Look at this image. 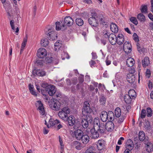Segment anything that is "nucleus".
I'll return each mask as SVG.
<instances>
[{
    "label": "nucleus",
    "mask_w": 153,
    "mask_h": 153,
    "mask_svg": "<svg viewBox=\"0 0 153 153\" xmlns=\"http://www.w3.org/2000/svg\"><path fill=\"white\" fill-rule=\"evenodd\" d=\"M10 24L11 27V29L15 31L16 33H17L19 31V29L18 27H17L16 29L15 30V28L14 27V21L13 20H11L10 22Z\"/></svg>",
    "instance_id": "35"
},
{
    "label": "nucleus",
    "mask_w": 153,
    "mask_h": 153,
    "mask_svg": "<svg viewBox=\"0 0 153 153\" xmlns=\"http://www.w3.org/2000/svg\"><path fill=\"white\" fill-rule=\"evenodd\" d=\"M72 146L78 150H80L83 148L82 145L81 143L78 141H74L71 143Z\"/></svg>",
    "instance_id": "17"
},
{
    "label": "nucleus",
    "mask_w": 153,
    "mask_h": 153,
    "mask_svg": "<svg viewBox=\"0 0 153 153\" xmlns=\"http://www.w3.org/2000/svg\"><path fill=\"white\" fill-rule=\"evenodd\" d=\"M53 58L52 57H47L46 58L45 60L46 62L48 63H51L53 61Z\"/></svg>",
    "instance_id": "54"
},
{
    "label": "nucleus",
    "mask_w": 153,
    "mask_h": 153,
    "mask_svg": "<svg viewBox=\"0 0 153 153\" xmlns=\"http://www.w3.org/2000/svg\"><path fill=\"white\" fill-rule=\"evenodd\" d=\"M140 11L142 13H146L148 12V8L146 5H142L141 6Z\"/></svg>",
    "instance_id": "43"
},
{
    "label": "nucleus",
    "mask_w": 153,
    "mask_h": 153,
    "mask_svg": "<svg viewBox=\"0 0 153 153\" xmlns=\"http://www.w3.org/2000/svg\"><path fill=\"white\" fill-rule=\"evenodd\" d=\"M28 38V35L26 34L25 36V38H24L23 41L22 42L21 48L22 49H24L25 46H26L27 43V40Z\"/></svg>",
    "instance_id": "40"
},
{
    "label": "nucleus",
    "mask_w": 153,
    "mask_h": 153,
    "mask_svg": "<svg viewBox=\"0 0 153 153\" xmlns=\"http://www.w3.org/2000/svg\"><path fill=\"white\" fill-rule=\"evenodd\" d=\"M37 110L39 111V113L42 115H44L45 114V111L43 103L40 100H38L35 104Z\"/></svg>",
    "instance_id": "8"
},
{
    "label": "nucleus",
    "mask_w": 153,
    "mask_h": 153,
    "mask_svg": "<svg viewBox=\"0 0 153 153\" xmlns=\"http://www.w3.org/2000/svg\"><path fill=\"white\" fill-rule=\"evenodd\" d=\"M100 41L101 44H102L103 45H106V40L104 39V38H102L100 39Z\"/></svg>",
    "instance_id": "60"
},
{
    "label": "nucleus",
    "mask_w": 153,
    "mask_h": 153,
    "mask_svg": "<svg viewBox=\"0 0 153 153\" xmlns=\"http://www.w3.org/2000/svg\"><path fill=\"white\" fill-rule=\"evenodd\" d=\"M128 95L131 97L132 100L135 99L136 97V92L133 89L130 90L128 92Z\"/></svg>",
    "instance_id": "31"
},
{
    "label": "nucleus",
    "mask_w": 153,
    "mask_h": 153,
    "mask_svg": "<svg viewBox=\"0 0 153 153\" xmlns=\"http://www.w3.org/2000/svg\"><path fill=\"white\" fill-rule=\"evenodd\" d=\"M130 20L131 22L136 25L138 24V21L137 20L136 18L135 17H131L130 18Z\"/></svg>",
    "instance_id": "49"
},
{
    "label": "nucleus",
    "mask_w": 153,
    "mask_h": 153,
    "mask_svg": "<svg viewBox=\"0 0 153 153\" xmlns=\"http://www.w3.org/2000/svg\"><path fill=\"white\" fill-rule=\"evenodd\" d=\"M105 142L104 140H99L97 144V148L99 150H102L105 148Z\"/></svg>",
    "instance_id": "13"
},
{
    "label": "nucleus",
    "mask_w": 153,
    "mask_h": 153,
    "mask_svg": "<svg viewBox=\"0 0 153 153\" xmlns=\"http://www.w3.org/2000/svg\"><path fill=\"white\" fill-rule=\"evenodd\" d=\"M91 135L93 139H97L98 138L100 134L99 133L97 130L94 128H92L91 130Z\"/></svg>",
    "instance_id": "20"
},
{
    "label": "nucleus",
    "mask_w": 153,
    "mask_h": 153,
    "mask_svg": "<svg viewBox=\"0 0 153 153\" xmlns=\"http://www.w3.org/2000/svg\"><path fill=\"white\" fill-rule=\"evenodd\" d=\"M47 53L46 50L44 48H41L38 50L37 55L39 58H43L47 56Z\"/></svg>",
    "instance_id": "10"
},
{
    "label": "nucleus",
    "mask_w": 153,
    "mask_h": 153,
    "mask_svg": "<svg viewBox=\"0 0 153 153\" xmlns=\"http://www.w3.org/2000/svg\"><path fill=\"white\" fill-rule=\"evenodd\" d=\"M124 99L126 103L129 104L131 103L132 99L128 95L126 94L124 97Z\"/></svg>",
    "instance_id": "30"
},
{
    "label": "nucleus",
    "mask_w": 153,
    "mask_h": 153,
    "mask_svg": "<svg viewBox=\"0 0 153 153\" xmlns=\"http://www.w3.org/2000/svg\"><path fill=\"white\" fill-rule=\"evenodd\" d=\"M89 123L85 120V118H83L82 120L81 124L83 128H87L88 126V123Z\"/></svg>",
    "instance_id": "37"
},
{
    "label": "nucleus",
    "mask_w": 153,
    "mask_h": 153,
    "mask_svg": "<svg viewBox=\"0 0 153 153\" xmlns=\"http://www.w3.org/2000/svg\"><path fill=\"white\" fill-rule=\"evenodd\" d=\"M109 33L106 31L103 35V38H104V39H105L106 40L107 39H109V37H110L109 36Z\"/></svg>",
    "instance_id": "58"
},
{
    "label": "nucleus",
    "mask_w": 153,
    "mask_h": 153,
    "mask_svg": "<svg viewBox=\"0 0 153 153\" xmlns=\"http://www.w3.org/2000/svg\"><path fill=\"white\" fill-rule=\"evenodd\" d=\"M90 138L88 135L83 134L81 138V140L84 144H87L89 141Z\"/></svg>",
    "instance_id": "25"
},
{
    "label": "nucleus",
    "mask_w": 153,
    "mask_h": 153,
    "mask_svg": "<svg viewBox=\"0 0 153 153\" xmlns=\"http://www.w3.org/2000/svg\"><path fill=\"white\" fill-rule=\"evenodd\" d=\"M142 63L143 68H146L150 64L149 58L148 56L145 57L144 59L142 60Z\"/></svg>",
    "instance_id": "27"
},
{
    "label": "nucleus",
    "mask_w": 153,
    "mask_h": 153,
    "mask_svg": "<svg viewBox=\"0 0 153 153\" xmlns=\"http://www.w3.org/2000/svg\"><path fill=\"white\" fill-rule=\"evenodd\" d=\"M137 17L138 20L140 22H144L146 20L144 15L142 13L138 14Z\"/></svg>",
    "instance_id": "36"
},
{
    "label": "nucleus",
    "mask_w": 153,
    "mask_h": 153,
    "mask_svg": "<svg viewBox=\"0 0 153 153\" xmlns=\"http://www.w3.org/2000/svg\"><path fill=\"white\" fill-rule=\"evenodd\" d=\"M138 137L139 140L141 141H143L145 139V134L143 131H140L139 132L138 134Z\"/></svg>",
    "instance_id": "33"
},
{
    "label": "nucleus",
    "mask_w": 153,
    "mask_h": 153,
    "mask_svg": "<svg viewBox=\"0 0 153 153\" xmlns=\"http://www.w3.org/2000/svg\"><path fill=\"white\" fill-rule=\"evenodd\" d=\"M41 91L42 94L43 95H46V94L47 91L45 89L43 88L41 89Z\"/></svg>",
    "instance_id": "64"
},
{
    "label": "nucleus",
    "mask_w": 153,
    "mask_h": 153,
    "mask_svg": "<svg viewBox=\"0 0 153 153\" xmlns=\"http://www.w3.org/2000/svg\"><path fill=\"white\" fill-rule=\"evenodd\" d=\"M126 118V116H125L121 115L120 116V118H119L117 122L119 124H121L123 123L124 119Z\"/></svg>",
    "instance_id": "50"
},
{
    "label": "nucleus",
    "mask_w": 153,
    "mask_h": 153,
    "mask_svg": "<svg viewBox=\"0 0 153 153\" xmlns=\"http://www.w3.org/2000/svg\"><path fill=\"white\" fill-rule=\"evenodd\" d=\"M144 144L146 145V150L148 152L150 153L153 152V144L152 143L145 142Z\"/></svg>",
    "instance_id": "21"
},
{
    "label": "nucleus",
    "mask_w": 153,
    "mask_h": 153,
    "mask_svg": "<svg viewBox=\"0 0 153 153\" xmlns=\"http://www.w3.org/2000/svg\"><path fill=\"white\" fill-rule=\"evenodd\" d=\"M83 134L82 131L80 129H78L74 132V135L75 137L78 140H81Z\"/></svg>",
    "instance_id": "14"
},
{
    "label": "nucleus",
    "mask_w": 153,
    "mask_h": 153,
    "mask_svg": "<svg viewBox=\"0 0 153 153\" xmlns=\"http://www.w3.org/2000/svg\"><path fill=\"white\" fill-rule=\"evenodd\" d=\"M146 110L147 111V116L149 117H151L152 114V111L151 108L149 107L147 108Z\"/></svg>",
    "instance_id": "47"
},
{
    "label": "nucleus",
    "mask_w": 153,
    "mask_h": 153,
    "mask_svg": "<svg viewBox=\"0 0 153 153\" xmlns=\"http://www.w3.org/2000/svg\"><path fill=\"white\" fill-rule=\"evenodd\" d=\"M61 106L60 102L56 99L51 100L50 104V106L53 110L59 111L60 110Z\"/></svg>",
    "instance_id": "5"
},
{
    "label": "nucleus",
    "mask_w": 153,
    "mask_h": 153,
    "mask_svg": "<svg viewBox=\"0 0 153 153\" xmlns=\"http://www.w3.org/2000/svg\"><path fill=\"white\" fill-rule=\"evenodd\" d=\"M115 115L117 117H120L121 114V110L119 107L116 108L114 111Z\"/></svg>",
    "instance_id": "38"
},
{
    "label": "nucleus",
    "mask_w": 153,
    "mask_h": 153,
    "mask_svg": "<svg viewBox=\"0 0 153 153\" xmlns=\"http://www.w3.org/2000/svg\"><path fill=\"white\" fill-rule=\"evenodd\" d=\"M59 123V120L57 119L54 120L53 119H50L49 121V124L47 125V127L48 128L51 126H54L56 127V126Z\"/></svg>",
    "instance_id": "15"
},
{
    "label": "nucleus",
    "mask_w": 153,
    "mask_h": 153,
    "mask_svg": "<svg viewBox=\"0 0 153 153\" xmlns=\"http://www.w3.org/2000/svg\"><path fill=\"white\" fill-rule=\"evenodd\" d=\"M91 17H90L88 19L89 24L92 26L97 27L98 25V22L97 21L96 12H93L91 13Z\"/></svg>",
    "instance_id": "4"
},
{
    "label": "nucleus",
    "mask_w": 153,
    "mask_h": 153,
    "mask_svg": "<svg viewBox=\"0 0 153 153\" xmlns=\"http://www.w3.org/2000/svg\"><path fill=\"white\" fill-rule=\"evenodd\" d=\"M67 120H68V124L69 126H73L74 125V127H75V126L76 123V121L74 116H70L69 117H68Z\"/></svg>",
    "instance_id": "23"
},
{
    "label": "nucleus",
    "mask_w": 153,
    "mask_h": 153,
    "mask_svg": "<svg viewBox=\"0 0 153 153\" xmlns=\"http://www.w3.org/2000/svg\"><path fill=\"white\" fill-rule=\"evenodd\" d=\"M41 45L42 46L46 47L49 44V41L47 38H44L41 40Z\"/></svg>",
    "instance_id": "42"
},
{
    "label": "nucleus",
    "mask_w": 153,
    "mask_h": 153,
    "mask_svg": "<svg viewBox=\"0 0 153 153\" xmlns=\"http://www.w3.org/2000/svg\"><path fill=\"white\" fill-rule=\"evenodd\" d=\"M62 25H61V23L60 22H56V29L57 30H65V27H63L62 24L63 23H61Z\"/></svg>",
    "instance_id": "29"
},
{
    "label": "nucleus",
    "mask_w": 153,
    "mask_h": 153,
    "mask_svg": "<svg viewBox=\"0 0 153 153\" xmlns=\"http://www.w3.org/2000/svg\"><path fill=\"white\" fill-rule=\"evenodd\" d=\"M116 43L120 45L123 44L124 41V38L123 35L121 34H119L117 37H116Z\"/></svg>",
    "instance_id": "19"
},
{
    "label": "nucleus",
    "mask_w": 153,
    "mask_h": 153,
    "mask_svg": "<svg viewBox=\"0 0 153 153\" xmlns=\"http://www.w3.org/2000/svg\"><path fill=\"white\" fill-rule=\"evenodd\" d=\"M127 65L129 67H132L135 63L134 59L131 57L128 58L126 61Z\"/></svg>",
    "instance_id": "26"
},
{
    "label": "nucleus",
    "mask_w": 153,
    "mask_h": 153,
    "mask_svg": "<svg viewBox=\"0 0 153 153\" xmlns=\"http://www.w3.org/2000/svg\"><path fill=\"white\" fill-rule=\"evenodd\" d=\"M108 112L106 111H102L101 113L100 117L101 120L103 122H105L108 119Z\"/></svg>",
    "instance_id": "18"
},
{
    "label": "nucleus",
    "mask_w": 153,
    "mask_h": 153,
    "mask_svg": "<svg viewBox=\"0 0 153 153\" xmlns=\"http://www.w3.org/2000/svg\"><path fill=\"white\" fill-rule=\"evenodd\" d=\"M47 91L50 96H54L55 97H59L61 94L59 92L56 91V89L53 85H50L47 88Z\"/></svg>",
    "instance_id": "2"
},
{
    "label": "nucleus",
    "mask_w": 153,
    "mask_h": 153,
    "mask_svg": "<svg viewBox=\"0 0 153 153\" xmlns=\"http://www.w3.org/2000/svg\"><path fill=\"white\" fill-rule=\"evenodd\" d=\"M95 129L97 130L99 133L100 134V136L105 133L106 131V128L104 123H101L100 125Z\"/></svg>",
    "instance_id": "11"
},
{
    "label": "nucleus",
    "mask_w": 153,
    "mask_h": 153,
    "mask_svg": "<svg viewBox=\"0 0 153 153\" xmlns=\"http://www.w3.org/2000/svg\"><path fill=\"white\" fill-rule=\"evenodd\" d=\"M73 19L69 16H66L64 20H62L61 22V23H63V27H65V29H66V26L68 27L71 26L73 25Z\"/></svg>",
    "instance_id": "6"
},
{
    "label": "nucleus",
    "mask_w": 153,
    "mask_h": 153,
    "mask_svg": "<svg viewBox=\"0 0 153 153\" xmlns=\"http://www.w3.org/2000/svg\"><path fill=\"white\" fill-rule=\"evenodd\" d=\"M151 73L150 69H147L146 72V76L148 78H149L151 76Z\"/></svg>",
    "instance_id": "55"
},
{
    "label": "nucleus",
    "mask_w": 153,
    "mask_h": 153,
    "mask_svg": "<svg viewBox=\"0 0 153 153\" xmlns=\"http://www.w3.org/2000/svg\"><path fill=\"white\" fill-rule=\"evenodd\" d=\"M76 24L79 26H82L84 24L83 20L81 18H77L76 19Z\"/></svg>",
    "instance_id": "41"
},
{
    "label": "nucleus",
    "mask_w": 153,
    "mask_h": 153,
    "mask_svg": "<svg viewBox=\"0 0 153 153\" xmlns=\"http://www.w3.org/2000/svg\"><path fill=\"white\" fill-rule=\"evenodd\" d=\"M115 77L117 79H120L122 77L121 73L119 72L117 73L116 74Z\"/></svg>",
    "instance_id": "59"
},
{
    "label": "nucleus",
    "mask_w": 153,
    "mask_h": 153,
    "mask_svg": "<svg viewBox=\"0 0 153 153\" xmlns=\"http://www.w3.org/2000/svg\"><path fill=\"white\" fill-rule=\"evenodd\" d=\"M32 74L33 76H45L46 73L45 71L40 69H34L32 71Z\"/></svg>",
    "instance_id": "12"
},
{
    "label": "nucleus",
    "mask_w": 153,
    "mask_h": 153,
    "mask_svg": "<svg viewBox=\"0 0 153 153\" xmlns=\"http://www.w3.org/2000/svg\"><path fill=\"white\" fill-rule=\"evenodd\" d=\"M71 81L72 84L74 85H76L77 82V78L76 77H74V78H73L71 79Z\"/></svg>",
    "instance_id": "57"
},
{
    "label": "nucleus",
    "mask_w": 153,
    "mask_h": 153,
    "mask_svg": "<svg viewBox=\"0 0 153 153\" xmlns=\"http://www.w3.org/2000/svg\"><path fill=\"white\" fill-rule=\"evenodd\" d=\"M101 123L98 120L94 119V128L96 129L98 128L100 125Z\"/></svg>",
    "instance_id": "44"
},
{
    "label": "nucleus",
    "mask_w": 153,
    "mask_h": 153,
    "mask_svg": "<svg viewBox=\"0 0 153 153\" xmlns=\"http://www.w3.org/2000/svg\"><path fill=\"white\" fill-rule=\"evenodd\" d=\"M99 101L101 104L104 105L106 102V98L103 96H101L100 97Z\"/></svg>",
    "instance_id": "45"
},
{
    "label": "nucleus",
    "mask_w": 153,
    "mask_h": 153,
    "mask_svg": "<svg viewBox=\"0 0 153 153\" xmlns=\"http://www.w3.org/2000/svg\"><path fill=\"white\" fill-rule=\"evenodd\" d=\"M91 55L92 56V59H95L97 58V56L95 53L92 52L91 53Z\"/></svg>",
    "instance_id": "63"
},
{
    "label": "nucleus",
    "mask_w": 153,
    "mask_h": 153,
    "mask_svg": "<svg viewBox=\"0 0 153 153\" xmlns=\"http://www.w3.org/2000/svg\"><path fill=\"white\" fill-rule=\"evenodd\" d=\"M92 111L90 104L88 101L85 102L83 107L82 110L83 115H86V114H90Z\"/></svg>",
    "instance_id": "7"
},
{
    "label": "nucleus",
    "mask_w": 153,
    "mask_h": 153,
    "mask_svg": "<svg viewBox=\"0 0 153 153\" xmlns=\"http://www.w3.org/2000/svg\"><path fill=\"white\" fill-rule=\"evenodd\" d=\"M134 143L133 141L131 139L128 140L126 142V149L132 150L133 148Z\"/></svg>",
    "instance_id": "22"
},
{
    "label": "nucleus",
    "mask_w": 153,
    "mask_h": 153,
    "mask_svg": "<svg viewBox=\"0 0 153 153\" xmlns=\"http://www.w3.org/2000/svg\"><path fill=\"white\" fill-rule=\"evenodd\" d=\"M146 110L143 109L141 112L140 117L142 119L144 118L146 116Z\"/></svg>",
    "instance_id": "48"
},
{
    "label": "nucleus",
    "mask_w": 153,
    "mask_h": 153,
    "mask_svg": "<svg viewBox=\"0 0 153 153\" xmlns=\"http://www.w3.org/2000/svg\"><path fill=\"white\" fill-rule=\"evenodd\" d=\"M48 32L47 36L48 39L53 41L57 39V36L56 35L55 30L51 29H49Z\"/></svg>",
    "instance_id": "9"
},
{
    "label": "nucleus",
    "mask_w": 153,
    "mask_h": 153,
    "mask_svg": "<svg viewBox=\"0 0 153 153\" xmlns=\"http://www.w3.org/2000/svg\"><path fill=\"white\" fill-rule=\"evenodd\" d=\"M133 39L135 42H138L139 41L138 36L136 33H134L133 35Z\"/></svg>",
    "instance_id": "52"
},
{
    "label": "nucleus",
    "mask_w": 153,
    "mask_h": 153,
    "mask_svg": "<svg viewBox=\"0 0 153 153\" xmlns=\"http://www.w3.org/2000/svg\"><path fill=\"white\" fill-rule=\"evenodd\" d=\"M84 116H85V120H86L87 122L90 123H92L93 119L91 115L90 114H87L86 115H83Z\"/></svg>",
    "instance_id": "32"
},
{
    "label": "nucleus",
    "mask_w": 153,
    "mask_h": 153,
    "mask_svg": "<svg viewBox=\"0 0 153 153\" xmlns=\"http://www.w3.org/2000/svg\"><path fill=\"white\" fill-rule=\"evenodd\" d=\"M96 18L98 22H99L101 25L103 26L107 25V20L106 16L103 13L100 11L96 12Z\"/></svg>",
    "instance_id": "3"
},
{
    "label": "nucleus",
    "mask_w": 153,
    "mask_h": 153,
    "mask_svg": "<svg viewBox=\"0 0 153 153\" xmlns=\"http://www.w3.org/2000/svg\"><path fill=\"white\" fill-rule=\"evenodd\" d=\"M89 64L91 67L93 68L94 65L96 63L95 61L93 60H91L89 62Z\"/></svg>",
    "instance_id": "62"
},
{
    "label": "nucleus",
    "mask_w": 153,
    "mask_h": 153,
    "mask_svg": "<svg viewBox=\"0 0 153 153\" xmlns=\"http://www.w3.org/2000/svg\"><path fill=\"white\" fill-rule=\"evenodd\" d=\"M108 121L112 122L114 119V115L113 112L112 111L108 112Z\"/></svg>",
    "instance_id": "39"
},
{
    "label": "nucleus",
    "mask_w": 153,
    "mask_h": 153,
    "mask_svg": "<svg viewBox=\"0 0 153 153\" xmlns=\"http://www.w3.org/2000/svg\"><path fill=\"white\" fill-rule=\"evenodd\" d=\"M70 112V109L68 107H65L61 109L58 113L59 117L64 121H67L68 114Z\"/></svg>",
    "instance_id": "1"
},
{
    "label": "nucleus",
    "mask_w": 153,
    "mask_h": 153,
    "mask_svg": "<svg viewBox=\"0 0 153 153\" xmlns=\"http://www.w3.org/2000/svg\"><path fill=\"white\" fill-rule=\"evenodd\" d=\"M110 27L112 32L116 33L118 32V27L115 24L113 23H111L110 25Z\"/></svg>",
    "instance_id": "28"
},
{
    "label": "nucleus",
    "mask_w": 153,
    "mask_h": 153,
    "mask_svg": "<svg viewBox=\"0 0 153 153\" xmlns=\"http://www.w3.org/2000/svg\"><path fill=\"white\" fill-rule=\"evenodd\" d=\"M136 72V70L134 67L130 68L129 70V73L127 74H131V75H134V74Z\"/></svg>",
    "instance_id": "51"
},
{
    "label": "nucleus",
    "mask_w": 153,
    "mask_h": 153,
    "mask_svg": "<svg viewBox=\"0 0 153 153\" xmlns=\"http://www.w3.org/2000/svg\"><path fill=\"white\" fill-rule=\"evenodd\" d=\"M126 79L129 83L131 84L133 83L135 80V76L134 75L127 74Z\"/></svg>",
    "instance_id": "24"
},
{
    "label": "nucleus",
    "mask_w": 153,
    "mask_h": 153,
    "mask_svg": "<svg viewBox=\"0 0 153 153\" xmlns=\"http://www.w3.org/2000/svg\"><path fill=\"white\" fill-rule=\"evenodd\" d=\"M84 75L81 74L80 76L78 77V80L79 83H82L84 81Z\"/></svg>",
    "instance_id": "53"
},
{
    "label": "nucleus",
    "mask_w": 153,
    "mask_h": 153,
    "mask_svg": "<svg viewBox=\"0 0 153 153\" xmlns=\"http://www.w3.org/2000/svg\"><path fill=\"white\" fill-rule=\"evenodd\" d=\"M108 40L112 45H114L116 43V39H115L114 37L110 36L109 37Z\"/></svg>",
    "instance_id": "46"
},
{
    "label": "nucleus",
    "mask_w": 153,
    "mask_h": 153,
    "mask_svg": "<svg viewBox=\"0 0 153 153\" xmlns=\"http://www.w3.org/2000/svg\"><path fill=\"white\" fill-rule=\"evenodd\" d=\"M148 88L149 89L151 90L153 88V84L152 82L150 80L148 84Z\"/></svg>",
    "instance_id": "61"
},
{
    "label": "nucleus",
    "mask_w": 153,
    "mask_h": 153,
    "mask_svg": "<svg viewBox=\"0 0 153 153\" xmlns=\"http://www.w3.org/2000/svg\"><path fill=\"white\" fill-rule=\"evenodd\" d=\"M62 41H60V40H57L54 44V50L55 51H57L58 50H59L60 48L61 47L62 45L61 43Z\"/></svg>",
    "instance_id": "34"
},
{
    "label": "nucleus",
    "mask_w": 153,
    "mask_h": 153,
    "mask_svg": "<svg viewBox=\"0 0 153 153\" xmlns=\"http://www.w3.org/2000/svg\"><path fill=\"white\" fill-rule=\"evenodd\" d=\"M106 128V130L108 131H111L113 130L114 128V123L111 121H108L105 125Z\"/></svg>",
    "instance_id": "16"
},
{
    "label": "nucleus",
    "mask_w": 153,
    "mask_h": 153,
    "mask_svg": "<svg viewBox=\"0 0 153 153\" xmlns=\"http://www.w3.org/2000/svg\"><path fill=\"white\" fill-rule=\"evenodd\" d=\"M137 46L138 51L140 53L142 52L143 51L141 48L140 44L139 43V42H137Z\"/></svg>",
    "instance_id": "56"
}]
</instances>
